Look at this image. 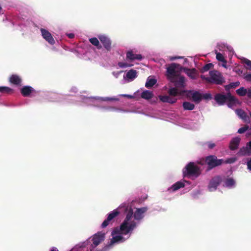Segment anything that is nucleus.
<instances>
[{
  "instance_id": "obj_1",
  "label": "nucleus",
  "mask_w": 251,
  "mask_h": 251,
  "mask_svg": "<svg viewBox=\"0 0 251 251\" xmlns=\"http://www.w3.org/2000/svg\"><path fill=\"white\" fill-rule=\"evenodd\" d=\"M119 211L117 209L114 210L109 213L107 218L103 222L101 225L102 228H105L111 223L114 218L119 215L121 212L127 213L126 217L120 226V229H119L117 228H114L112 232V235L119 232L123 234L126 235L129 232L132 231L136 226L135 222L131 221L129 222L133 214V211L130 205L126 203H123L119 206Z\"/></svg>"
},
{
  "instance_id": "obj_2",
  "label": "nucleus",
  "mask_w": 251,
  "mask_h": 251,
  "mask_svg": "<svg viewBox=\"0 0 251 251\" xmlns=\"http://www.w3.org/2000/svg\"><path fill=\"white\" fill-rule=\"evenodd\" d=\"M214 99L218 105H223L226 103L229 108H231L238 102V100L230 92H228L226 94L217 93L214 96Z\"/></svg>"
},
{
  "instance_id": "obj_3",
  "label": "nucleus",
  "mask_w": 251,
  "mask_h": 251,
  "mask_svg": "<svg viewBox=\"0 0 251 251\" xmlns=\"http://www.w3.org/2000/svg\"><path fill=\"white\" fill-rule=\"evenodd\" d=\"M205 162L206 164L207 165V170L209 171L220 166L223 163L226 164L233 163L234 160L232 158H229L224 161L222 159H218L217 157L215 155H210L205 157Z\"/></svg>"
},
{
  "instance_id": "obj_4",
  "label": "nucleus",
  "mask_w": 251,
  "mask_h": 251,
  "mask_svg": "<svg viewBox=\"0 0 251 251\" xmlns=\"http://www.w3.org/2000/svg\"><path fill=\"white\" fill-rule=\"evenodd\" d=\"M209 74L210 77H206L205 75H201V78L209 83L217 85H222L225 82L224 78L218 71H211L209 72Z\"/></svg>"
},
{
  "instance_id": "obj_5",
  "label": "nucleus",
  "mask_w": 251,
  "mask_h": 251,
  "mask_svg": "<svg viewBox=\"0 0 251 251\" xmlns=\"http://www.w3.org/2000/svg\"><path fill=\"white\" fill-rule=\"evenodd\" d=\"M184 175L198 177L201 174L200 168L195 164L194 162L189 163L185 168Z\"/></svg>"
},
{
  "instance_id": "obj_6",
  "label": "nucleus",
  "mask_w": 251,
  "mask_h": 251,
  "mask_svg": "<svg viewBox=\"0 0 251 251\" xmlns=\"http://www.w3.org/2000/svg\"><path fill=\"white\" fill-rule=\"evenodd\" d=\"M105 233L102 231H99L92 235L90 237L88 240H90L92 244L90 247L92 248H96L100 245L105 239Z\"/></svg>"
},
{
  "instance_id": "obj_7",
  "label": "nucleus",
  "mask_w": 251,
  "mask_h": 251,
  "mask_svg": "<svg viewBox=\"0 0 251 251\" xmlns=\"http://www.w3.org/2000/svg\"><path fill=\"white\" fill-rule=\"evenodd\" d=\"M183 93L186 94V97L192 99L196 103H199L202 100V94L199 91L194 90H183Z\"/></svg>"
},
{
  "instance_id": "obj_8",
  "label": "nucleus",
  "mask_w": 251,
  "mask_h": 251,
  "mask_svg": "<svg viewBox=\"0 0 251 251\" xmlns=\"http://www.w3.org/2000/svg\"><path fill=\"white\" fill-rule=\"evenodd\" d=\"M177 66H178V65L172 63L167 68V75L170 80L180 75V72L176 70Z\"/></svg>"
},
{
  "instance_id": "obj_9",
  "label": "nucleus",
  "mask_w": 251,
  "mask_h": 251,
  "mask_svg": "<svg viewBox=\"0 0 251 251\" xmlns=\"http://www.w3.org/2000/svg\"><path fill=\"white\" fill-rule=\"evenodd\" d=\"M222 181L221 177L219 176L213 177L210 181L208 184V189L209 191H213L217 189Z\"/></svg>"
},
{
  "instance_id": "obj_10",
  "label": "nucleus",
  "mask_w": 251,
  "mask_h": 251,
  "mask_svg": "<svg viewBox=\"0 0 251 251\" xmlns=\"http://www.w3.org/2000/svg\"><path fill=\"white\" fill-rule=\"evenodd\" d=\"M238 155L239 156L251 155V140L246 144V146L240 148L238 152Z\"/></svg>"
},
{
  "instance_id": "obj_11",
  "label": "nucleus",
  "mask_w": 251,
  "mask_h": 251,
  "mask_svg": "<svg viewBox=\"0 0 251 251\" xmlns=\"http://www.w3.org/2000/svg\"><path fill=\"white\" fill-rule=\"evenodd\" d=\"M40 31L42 37L46 41H47L50 45H54L55 44L54 39H53L51 33L48 30L44 28H41Z\"/></svg>"
},
{
  "instance_id": "obj_12",
  "label": "nucleus",
  "mask_w": 251,
  "mask_h": 251,
  "mask_svg": "<svg viewBox=\"0 0 251 251\" xmlns=\"http://www.w3.org/2000/svg\"><path fill=\"white\" fill-rule=\"evenodd\" d=\"M171 82L174 83L176 87L184 88L185 87V77L180 75L170 80Z\"/></svg>"
},
{
  "instance_id": "obj_13",
  "label": "nucleus",
  "mask_w": 251,
  "mask_h": 251,
  "mask_svg": "<svg viewBox=\"0 0 251 251\" xmlns=\"http://www.w3.org/2000/svg\"><path fill=\"white\" fill-rule=\"evenodd\" d=\"M99 39L102 44L104 48L109 51L111 49V41L110 39L105 35H100Z\"/></svg>"
},
{
  "instance_id": "obj_14",
  "label": "nucleus",
  "mask_w": 251,
  "mask_h": 251,
  "mask_svg": "<svg viewBox=\"0 0 251 251\" xmlns=\"http://www.w3.org/2000/svg\"><path fill=\"white\" fill-rule=\"evenodd\" d=\"M235 113L245 122L247 123H249L250 122V117L243 109H237L236 110Z\"/></svg>"
},
{
  "instance_id": "obj_15",
  "label": "nucleus",
  "mask_w": 251,
  "mask_h": 251,
  "mask_svg": "<svg viewBox=\"0 0 251 251\" xmlns=\"http://www.w3.org/2000/svg\"><path fill=\"white\" fill-rule=\"evenodd\" d=\"M126 58L127 60H130L133 61L135 60H141L143 58V56L141 54H137L133 53L132 50H128L126 52Z\"/></svg>"
},
{
  "instance_id": "obj_16",
  "label": "nucleus",
  "mask_w": 251,
  "mask_h": 251,
  "mask_svg": "<svg viewBox=\"0 0 251 251\" xmlns=\"http://www.w3.org/2000/svg\"><path fill=\"white\" fill-rule=\"evenodd\" d=\"M147 211V208L143 207L137 208L134 214V217L137 220H140L143 218V214Z\"/></svg>"
},
{
  "instance_id": "obj_17",
  "label": "nucleus",
  "mask_w": 251,
  "mask_h": 251,
  "mask_svg": "<svg viewBox=\"0 0 251 251\" xmlns=\"http://www.w3.org/2000/svg\"><path fill=\"white\" fill-rule=\"evenodd\" d=\"M241 141V138L239 137L233 138L230 141L229 148L230 150L234 151L238 148Z\"/></svg>"
},
{
  "instance_id": "obj_18",
  "label": "nucleus",
  "mask_w": 251,
  "mask_h": 251,
  "mask_svg": "<svg viewBox=\"0 0 251 251\" xmlns=\"http://www.w3.org/2000/svg\"><path fill=\"white\" fill-rule=\"evenodd\" d=\"M21 93L23 96L27 97L33 92H35L33 88L29 86H25L21 89Z\"/></svg>"
},
{
  "instance_id": "obj_19",
  "label": "nucleus",
  "mask_w": 251,
  "mask_h": 251,
  "mask_svg": "<svg viewBox=\"0 0 251 251\" xmlns=\"http://www.w3.org/2000/svg\"><path fill=\"white\" fill-rule=\"evenodd\" d=\"M9 82L15 85H21L22 82L21 78L17 75H12L9 78Z\"/></svg>"
},
{
  "instance_id": "obj_20",
  "label": "nucleus",
  "mask_w": 251,
  "mask_h": 251,
  "mask_svg": "<svg viewBox=\"0 0 251 251\" xmlns=\"http://www.w3.org/2000/svg\"><path fill=\"white\" fill-rule=\"evenodd\" d=\"M185 186L184 183L181 181H177V182L174 184L171 187L169 188L168 190L170 192H174L181 188H183Z\"/></svg>"
},
{
  "instance_id": "obj_21",
  "label": "nucleus",
  "mask_w": 251,
  "mask_h": 251,
  "mask_svg": "<svg viewBox=\"0 0 251 251\" xmlns=\"http://www.w3.org/2000/svg\"><path fill=\"white\" fill-rule=\"evenodd\" d=\"M177 87H173L168 90V93L171 96L176 97L178 95H181L184 93H183V91H179Z\"/></svg>"
},
{
  "instance_id": "obj_22",
  "label": "nucleus",
  "mask_w": 251,
  "mask_h": 251,
  "mask_svg": "<svg viewBox=\"0 0 251 251\" xmlns=\"http://www.w3.org/2000/svg\"><path fill=\"white\" fill-rule=\"evenodd\" d=\"M153 96V93L151 91L149 90H145L144 91L141 95V97L142 98L149 100L151 99Z\"/></svg>"
},
{
  "instance_id": "obj_23",
  "label": "nucleus",
  "mask_w": 251,
  "mask_h": 251,
  "mask_svg": "<svg viewBox=\"0 0 251 251\" xmlns=\"http://www.w3.org/2000/svg\"><path fill=\"white\" fill-rule=\"evenodd\" d=\"M235 185V181L234 179L233 178L228 177L225 180L224 186L226 187L231 188L234 186Z\"/></svg>"
},
{
  "instance_id": "obj_24",
  "label": "nucleus",
  "mask_w": 251,
  "mask_h": 251,
  "mask_svg": "<svg viewBox=\"0 0 251 251\" xmlns=\"http://www.w3.org/2000/svg\"><path fill=\"white\" fill-rule=\"evenodd\" d=\"M182 106L185 110H192L195 108V105L188 101L183 102Z\"/></svg>"
},
{
  "instance_id": "obj_25",
  "label": "nucleus",
  "mask_w": 251,
  "mask_h": 251,
  "mask_svg": "<svg viewBox=\"0 0 251 251\" xmlns=\"http://www.w3.org/2000/svg\"><path fill=\"white\" fill-rule=\"evenodd\" d=\"M90 42L94 46H96L97 48L100 50L102 48L101 45L100 44L99 40L96 38L93 37L89 39Z\"/></svg>"
},
{
  "instance_id": "obj_26",
  "label": "nucleus",
  "mask_w": 251,
  "mask_h": 251,
  "mask_svg": "<svg viewBox=\"0 0 251 251\" xmlns=\"http://www.w3.org/2000/svg\"><path fill=\"white\" fill-rule=\"evenodd\" d=\"M0 93L1 94H10L13 93V90L6 86H0Z\"/></svg>"
},
{
  "instance_id": "obj_27",
  "label": "nucleus",
  "mask_w": 251,
  "mask_h": 251,
  "mask_svg": "<svg viewBox=\"0 0 251 251\" xmlns=\"http://www.w3.org/2000/svg\"><path fill=\"white\" fill-rule=\"evenodd\" d=\"M125 240L124 237L121 235H117L113 236L110 241V244H113L115 243L119 242H124Z\"/></svg>"
},
{
  "instance_id": "obj_28",
  "label": "nucleus",
  "mask_w": 251,
  "mask_h": 251,
  "mask_svg": "<svg viewBox=\"0 0 251 251\" xmlns=\"http://www.w3.org/2000/svg\"><path fill=\"white\" fill-rule=\"evenodd\" d=\"M127 78L133 79L137 77V72L136 70L131 69L126 74Z\"/></svg>"
},
{
  "instance_id": "obj_29",
  "label": "nucleus",
  "mask_w": 251,
  "mask_h": 251,
  "mask_svg": "<svg viewBox=\"0 0 251 251\" xmlns=\"http://www.w3.org/2000/svg\"><path fill=\"white\" fill-rule=\"evenodd\" d=\"M156 82L157 81L155 79L148 78L146 82L145 86L147 88L152 87L154 85L156 84Z\"/></svg>"
},
{
  "instance_id": "obj_30",
  "label": "nucleus",
  "mask_w": 251,
  "mask_h": 251,
  "mask_svg": "<svg viewBox=\"0 0 251 251\" xmlns=\"http://www.w3.org/2000/svg\"><path fill=\"white\" fill-rule=\"evenodd\" d=\"M236 93L240 96L243 97L248 95V90L244 87H242L236 90Z\"/></svg>"
},
{
  "instance_id": "obj_31",
  "label": "nucleus",
  "mask_w": 251,
  "mask_h": 251,
  "mask_svg": "<svg viewBox=\"0 0 251 251\" xmlns=\"http://www.w3.org/2000/svg\"><path fill=\"white\" fill-rule=\"evenodd\" d=\"M216 59L218 61L222 62L223 63H227V61L225 59L224 56L220 52H218V53H216Z\"/></svg>"
},
{
  "instance_id": "obj_32",
  "label": "nucleus",
  "mask_w": 251,
  "mask_h": 251,
  "mask_svg": "<svg viewBox=\"0 0 251 251\" xmlns=\"http://www.w3.org/2000/svg\"><path fill=\"white\" fill-rule=\"evenodd\" d=\"M213 65L212 63H208L205 64L201 69V72L202 73H204L205 72H207L212 67Z\"/></svg>"
},
{
  "instance_id": "obj_33",
  "label": "nucleus",
  "mask_w": 251,
  "mask_h": 251,
  "mask_svg": "<svg viewBox=\"0 0 251 251\" xmlns=\"http://www.w3.org/2000/svg\"><path fill=\"white\" fill-rule=\"evenodd\" d=\"M187 74L191 78L195 79L196 78V70L195 69L192 70L189 69Z\"/></svg>"
},
{
  "instance_id": "obj_34",
  "label": "nucleus",
  "mask_w": 251,
  "mask_h": 251,
  "mask_svg": "<svg viewBox=\"0 0 251 251\" xmlns=\"http://www.w3.org/2000/svg\"><path fill=\"white\" fill-rule=\"evenodd\" d=\"M250 129V127L248 125H245L243 127H242L240 128L238 130L237 132L239 134H242L245 133L246 131L248 130L249 129Z\"/></svg>"
},
{
  "instance_id": "obj_35",
  "label": "nucleus",
  "mask_w": 251,
  "mask_h": 251,
  "mask_svg": "<svg viewBox=\"0 0 251 251\" xmlns=\"http://www.w3.org/2000/svg\"><path fill=\"white\" fill-rule=\"evenodd\" d=\"M118 65L120 68H126V67H132L133 66L132 64H128V63H125V62H119L118 64Z\"/></svg>"
},
{
  "instance_id": "obj_36",
  "label": "nucleus",
  "mask_w": 251,
  "mask_h": 251,
  "mask_svg": "<svg viewBox=\"0 0 251 251\" xmlns=\"http://www.w3.org/2000/svg\"><path fill=\"white\" fill-rule=\"evenodd\" d=\"M169 96L159 95L158 98L160 101L163 102H168Z\"/></svg>"
},
{
  "instance_id": "obj_37",
  "label": "nucleus",
  "mask_w": 251,
  "mask_h": 251,
  "mask_svg": "<svg viewBox=\"0 0 251 251\" xmlns=\"http://www.w3.org/2000/svg\"><path fill=\"white\" fill-rule=\"evenodd\" d=\"M177 101V99L174 97H171L170 96L168 97V103L170 104H174L176 103Z\"/></svg>"
},
{
  "instance_id": "obj_38",
  "label": "nucleus",
  "mask_w": 251,
  "mask_h": 251,
  "mask_svg": "<svg viewBox=\"0 0 251 251\" xmlns=\"http://www.w3.org/2000/svg\"><path fill=\"white\" fill-rule=\"evenodd\" d=\"M212 99V96L209 93H205L204 94H202V100H211Z\"/></svg>"
},
{
  "instance_id": "obj_39",
  "label": "nucleus",
  "mask_w": 251,
  "mask_h": 251,
  "mask_svg": "<svg viewBox=\"0 0 251 251\" xmlns=\"http://www.w3.org/2000/svg\"><path fill=\"white\" fill-rule=\"evenodd\" d=\"M244 63L247 65V68L248 69H251V61L248 59H245L244 60Z\"/></svg>"
},
{
  "instance_id": "obj_40",
  "label": "nucleus",
  "mask_w": 251,
  "mask_h": 251,
  "mask_svg": "<svg viewBox=\"0 0 251 251\" xmlns=\"http://www.w3.org/2000/svg\"><path fill=\"white\" fill-rule=\"evenodd\" d=\"M229 84L230 85V87H231L232 88H235L240 85V83L239 81H236L235 82H231Z\"/></svg>"
},
{
  "instance_id": "obj_41",
  "label": "nucleus",
  "mask_w": 251,
  "mask_h": 251,
  "mask_svg": "<svg viewBox=\"0 0 251 251\" xmlns=\"http://www.w3.org/2000/svg\"><path fill=\"white\" fill-rule=\"evenodd\" d=\"M207 144L209 149H213L216 146L215 143L210 142H207Z\"/></svg>"
},
{
  "instance_id": "obj_42",
  "label": "nucleus",
  "mask_w": 251,
  "mask_h": 251,
  "mask_svg": "<svg viewBox=\"0 0 251 251\" xmlns=\"http://www.w3.org/2000/svg\"><path fill=\"white\" fill-rule=\"evenodd\" d=\"M197 163L201 165L206 164L205 157L204 159H201V160L198 161Z\"/></svg>"
},
{
  "instance_id": "obj_43",
  "label": "nucleus",
  "mask_w": 251,
  "mask_h": 251,
  "mask_svg": "<svg viewBox=\"0 0 251 251\" xmlns=\"http://www.w3.org/2000/svg\"><path fill=\"white\" fill-rule=\"evenodd\" d=\"M245 78L246 79V80L247 81H251V74H249L245 76Z\"/></svg>"
},
{
  "instance_id": "obj_44",
  "label": "nucleus",
  "mask_w": 251,
  "mask_h": 251,
  "mask_svg": "<svg viewBox=\"0 0 251 251\" xmlns=\"http://www.w3.org/2000/svg\"><path fill=\"white\" fill-rule=\"evenodd\" d=\"M247 167L248 169L251 171V158L247 162Z\"/></svg>"
},
{
  "instance_id": "obj_45",
  "label": "nucleus",
  "mask_w": 251,
  "mask_h": 251,
  "mask_svg": "<svg viewBox=\"0 0 251 251\" xmlns=\"http://www.w3.org/2000/svg\"><path fill=\"white\" fill-rule=\"evenodd\" d=\"M225 90L226 91H229V90L230 89H231L232 88L230 87V84H228V85H225Z\"/></svg>"
},
{
  "instance_id": "obj_46",
  "label": "nucleus",
  "mask_w": 251,
  "mask_h": 251,
  "mask_svg": "<svg viewBox=\"0 0 251 251\" xmlns=\"http://www.w3.org/2000/svg\"><path fill=\"white\" fill-rule=\"evenodd\" d=\"M248 97L251 99V89H249L248 90Z\"/></svg>"
},
{
  "instance_id": "obj_47",
  "label": "nucleus",
  "mask_w": 251,
  "mask_h": 251,
  "mask_svg": "<svg viewBox=\"0 0 251 251\" xmlns=\"http://www.w3.org/2000/svg\"><path fill=\"white\" fill-rule=\"evenodd\" d=\"M67 36L69 38H71V39H72V38H74V37H75V35L73 33H69L67 35Z\"/></svg>"
},
{
  "instance_id": "obj_48",
  "label": "nucleus",
  "mask_w": 251,
  "mask_h": 251,
  "mask_svg": "<svg viewBox=\"0 0 251 251\" xmlns=\"http://www.w3.org/2000/svg\"><path fill=\"white\" fill-rule=\"evenodd\" d=\"M123 97H126V98H132L133 97L131 95H126V94H125V95H123Z\"/></svg>"
},
{
  "instance_id": "obj_49",
  "label": "nucleus",
  "mask_w": 251,
  "mask_h": 251,
  "mask_svg": "<svg viewBox=\"0 0 251 251\" xmlns=\"http://www.w3.org/2000/svg\"><path fill=\"white\" fill-rule=\"evenodd\" d=\"M95 248H92L90 247V251H102L101 250H95Z\"/></svg>"
},
{
  "instance_id": "obj_50",
  "label": "nucleus",
  "mask_w": 251,
  "mask_h": 251,
  "mask_svg": "<svg viewBox=\"0 0 251 251\" xmlns=\"http://www.w3.org/2000/svg\"><path fill=\"white\" fill-rule=\"evenodd\" d=\"M250 130L251 131L248 132L247 134H246V136L247 137H249V136H251V128H250Z\"/></svg>"
},
{
  "instance_id": "obj_51",
  "label": "nucleus",
  "mask_w": 251,
  "mask_h": 251,
  "mask_svg": "<svg viewBox=\"0 0 251 251\" xmlns=\"http://www.w3.org/2000/svg\"><path fill=\"white\" fill-rule=\"evenodd\" d=\"M50 251H58V250L56 248L53 247Z\"/></svg>"
},
{
  "instance_id": "obj_52",
  "label": "nucleus",
  "mask_w": 251,
  "mask_h": 251,
  "mask_svg": "<svg viewBox=\"0 0 251 251\" xmlns=\"http://www.w3.org/2000/svg\"><path fill=\"white\" fill-rule=\"evenodd\" d=\"M222 66L225 68H226V63H223V64H222Z\"/></svg>"
},
{
  "instance_id": "obj_53",
  "label": "nucleus",
  "mask_w": 251,
  "mask_h": 251,
  "mask_svg": "<svg viewBox=\"0 0 251 251\" xmlns=\"http://www.w3.org/2000/svg\"><path fill=\"white\" fill-rule=\"evenodd\" d=\"M180 58V57H173V58H171V60H174V59H176V58Z\"/></svg>"
},
{
  "instance_id": "obj_54",
  "label": "nucleus",
  "mask_w": 251,
  "mask_h": 251,
  "mask_svg": "<svg viewBox=\"0 0 251 251\" xmlns=\"http://www.w3.org/2000/svg\"><path fill=\"white\" fill-rule=\"evenodd\" d=\"M250 117L251 118V112H250Z\"/></svg>"
},
{
  "instance_id": "obj_55",
  "label": "nucleus",
  "mask_w": 251,
  "mask_h": 251,
  "mask_svg": "<svg viewBox=\"0 0 251 251\" xmlns=\"http://www.w3.org/2000/svg\"><path fill=\"white\" fill-rule=\"evenodd\" d=\"M2 8L0 6V11L1 10Z\"/></svg>"
}]
</instances>
